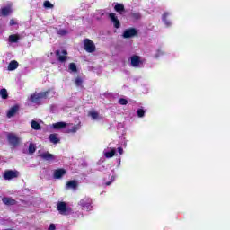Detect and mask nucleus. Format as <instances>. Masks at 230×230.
Returning a JSON list of instances; mask_svg holds the SVG:
<instances>
[{
  "mask_svg": "<svg viewBox=\"0 0 230 230\" xmlns=\"http://www.w3.org/2000/svg\"><path fill=\"white\" fill-rule=\"evenodd\" d=\"M84 79L81 76H77L75 80V84L76 87H84Z\"/></svg>",
  "mask_w": 230,
  "mask_h": 230,
  "instance_id": "nucleus-22",
  "label": "nucleus"
},
{
  "mask_svg": "<svg viewBox=\"0 0 230 230\" xmlns=\"http://www.w3.org/2000/svg\"><path fill=\"white\" fill-rule=\"evenodd\" d=\"M0 96L3 100H8V91L6 88H3L0 90Z\"/></svg>",
  "mask_w": 230,
  "mask_h": 230,
  "instance_id": "nucleus-23",
  "label": "nucleus"
},
{
  "mask_svg": "<svg viewBox=\"0 0 230 230\" xmlns=\"http://www.w3.org/2000/svg\"><path fill=\"white\" fill-rule=\"evenodd\" d=\"M18 111H19L18 105L13 106L12 108H10V110L7 112V118H13V116H15V114H17Z\"/></svg>",
  "mask_w": 230,
  "mask_h": 230,
  "instance_id": "nucleus-12",
  "label": "nucleus"
},
{
  "mask_svg": "<svg viewBox=\"0 0 230 230\" xmlns=\"http://www.w3.org/2000/svg\"><path fill=\"white\" fill-rule=\"evenodd\" d=\"M19 177V172L8 170L4 173V179L5 181H11V179H17Z\"/></svg>",
  "mask_w": 230,
  "mask_h": 230,
  "instance_id": "nucleus-5",
  "label": "nucleus"
},
{
  "mask_svg": "<svg viewBox=\"0 0 230 230\" xmlns=\"http://www.w3.org/2000/svg\"><path fill=\"white\" fill-rule=\"evenodd\" d=\"M2 202L5 206H15V204H17V200L13 199V198H10V197H4L2 199Z\"/></svg>",
  "mask_w": 230,
  "mask_h": 230,
  "instance_id": "nucleus-10",
  "label": "nucleus"
},
{
  "mask_svg": "<svg viewBox=\"0 0 230 230\" xmlns=\"http://www.w3.org/2000/svg\"><path fill=\"white\" fill-rule=\"evenodd\" d=\"M41 159H44L45 161H54L55 155L50 154L49 152H46L40 155Z\"/></svg>",
  "mask_w": 230,
  "mask_h": 230,
  "instance_id": "nucleus-14",
  "label": "nucleus"
},
{
  "mask_svg": "<svg viewBox=\"0 0 230 230\" xmlns=\"http://www.w3.org/2000/svg\"><path fill=\"white\" fill-rule=\"evenodd\" d=\"M58 211L60 213V215H69L70 209L67 208V203L59 201L58 203Z\"/></svg>",
  "mask_w": 230,
  "mask_h": 230,
  "instance_id": "nucleus-4",
  "label": "nucleus"
},
{
  "mask_svg": "<svg viewBox=\"0 0 230 230\" xmlns=\"http://www.w3.org/2000/svg\"><path fill=\"white\" fill-rule=\"evenodd\" d=\"M132 67H139L143 64V60H141V57L137 55H133L130 58Z\"/></svg>",
  "mask_w": 230,
  "mask_h": 230,
  "instance_id": "nucleus-8",
  "label": "nucleus"
},
{
  "mask_svg": "<svg viewBox=\"0 0 230 230\" xmlns=\"http://www.w3.org/2000/svg\"><path fill=\"white\" fill-rule=\"evenodd\" d=\"M19 67V62L13 60L8 65V71H15Z\"/></svg>",
  "mask_w": 230,
  "mask_h": 230,
  "instance_id": "nucleus-18",
  "label": "nucleus"
},
{
  "mask_svg": "<svg viewBox=\"0 0 230 230\" xmlns=\"http://www.w3.org/2000/svg\"><path fill=\"white\" fill-rule=\"evenodd\" d=\"M49 139L50 143H53L54 145H57V143H60V139L58 138L57 134H50Z\"/></svg>",
  "mask_w": 230,
  "mask_h": 230,
  "instance_id": "nucleus-19",
  "label": "nucleus"
},
{
  "mask_svg": "<svg viewBox=\"0 0 230 230\" xmlns=\"http://www.w3.org/2000/svg\"><path fill=\"white\" fill-rule=\"evenodd\" d=\"M37 151V146H35V144L33 143H30L29 144V154H35V152Z\"/></svg>",
  "mask_w": 230,
  "mask_h": 230,
  "instance_id": "nucleus-27",
  "label": "nucleus"
},
{
  "mask_svg": "<svg viewBox=\"0 0 230 230\" xmlns=\"http://www.w3.org/2000/svg\"><path fill=\"white\" fill-rule=\"evenodd\" d=\"M52 127L55 130H62V128H66L67 127V123H66V122H58V123H54L52 125Z\"/></svg>",
  "mask_w": 230,
  "mask_h": 230,
  "instance_id": "nucleus-15",
  "label": "nucleus"
},
{
  "mask_svg": "<svg viewBox=\"0 0 230 230\" xmlns=\"http://www.w3.org/2000/svg\"><path fill=\"white\" fill-rule=\"evenodd\" d=\"M132 19H135L136 21H139L141 19V13H131Z\"/></svg>",
  "mask_w": 230,
  "mask_h": 230,
  "instance_id": "nucleus-30",
  "label": "nucleus"
},
{
  "mask_svg": "<svg viewBox=\"0 0 230 230\" xmlns=\"http://www.w3.org/2000/svg\"><path fill=\"white\" fill-rule=\"evenodd\" d=\"M80 206L82 208H86V209H89V208H91V201H89V199H81Z\"/></svg>",
  "mask_w": 230,
  "mask_h": 230,
  "instance_id": "nucleus-20",
  "label": "nucleus"
},
{
  "mask_svg": "<svg viewBox=\"0 0 230 230\" xmlns=\"http://www.w3.org/2000/svg\"><path fill=\"white\" fill-rule=\"evenodd\" d=\"M31 127L33 130H40V124H39V122H37L36 120H32L31 122Z\"/></svg>",
  "mask_w": 230,
  "mask_h": 230,
  "instance_id": "nucleus-24",
  "label": "nucleus"
},
{
  "mask_svg": "<svg viewBox=\"0 0 230 230\" xmlns=\"http://www.w3.org/2000/svg\"><path fill=\"white\" fill-rule=\"evenodd\" d=\"M19 35L12 34L9 36V42H19Z\"/></svg>",
  "mask_w": 230,
  "mask_h": 230,
  "instance_id": "nucleus-26",
  "label": "nucleus"
},
{
  "mask_svg": "<svg viewBox=\"0 0 230 230\" xmlns=\"http://www.w3.org/2000/svg\"><path fill=\"white\" fill-rule=\"evenodd\" d=\"M7 140H8L9 144L11 145V146H19V145L21 143V138H19V137H17L13 133H9L7 135Z\"/></svg>",
  "mask_w": 230,
  "mask_h": 230,
  "instance_id": "nucleus-3",
  "label": "nucleus"
},
{
  "mask_svg": "<svg viewBox=\"0 0 230 230\" xmlns=\"http://www.w3.org/2000/svg\"><path fill=\"white\" fill-rule=\"evenodd\" d=\"M66 188L68 190H76L78 188V181L72 180V181L66 182Z\"/></svg>",
  "mask_w": 230,
  "mask_h": 230,
  "instance_id": "nucleus-16",
  "label": "nucleus"
},
{
  "mask_svg": "<svg viewBox=\"0 0 230 230\" xmlns=\"http://www.w3.org/2000/svg\"><path fill=\"white\" fill-rule=\"evenodd\" d=\"M88 115L91 116V118L93 119H98V118H100V113L96 111H90Z\"/></svg>",
  "mask_w": 230,
  "mask_h": 230,
  "instance_id": "nucleus-29",
  "label": "nucleus"
},
{
  "mask_svg": "<svg viewBox=\"0 0 230 230\" xmlns=\"http://www.w3.org/2000/svg\"><path fill=\"white\" fill-rule=\"evenodd\" d=\"M114 155H116V149L114 148L104 154V157H106V159H111V157H114Z\"/></svg>",
  "mask_w": 230,
  "mask_h": 230,
  "instance_id": "nucleus-21",
  "label": "nucleus"
},
{
  "mask_svg": "<svg viewBox=\"0 0 230 230\" xmlns=\"http://www.w3.org/2000/svg\"><path fill=\"white\" fill-rule=\"evenodd\" d=\"M10 13H12V7L11 6L4 7V8L1 9V14L4 17H8V15H10Z\"/></svg>",
  "mask_w": 230,
  "mask_h": 230,
  "instance_id": "nucleus-17",
  "label": "nucleus"
},
{
  "mask_svg": "<svg viewBox=\"0 0 230 230\" xmlns=\"http://www.w3.org/2000/svg\"><path fill=\"white\" fill-rule=\"evenodd\" d=\"M66 173H67L66 169H57L54 171V179H62Z\"/></svg>",
  "mask_w": 230,
  "mask_h": 230,
  "instance_id": "nucleus-11",
  "label": "nucleus"
},
{
  "mask_svg": "<svg viewBox=\"0 0 230 230\" xmlns=\"http://www.w3.org/2000/svg\"><path fill=\"white\" fill-rule=\"evenodd\" d=\"M137 115L138 118H145V110L143 109L137 110Z\"/></svg>",
  "mask_w": 230,
  "mask_h": 230,
  "instance_id": "nucleus-31",
  "label": "nucleus"
},
{
  "mask_svg": "<svg viewBox=\"0 0 230 230\" xmlns=\"http://www.w3.org/2000/svg\"><path fill=\"white\" fill-rule=\"evenodd\" d=\"M136 35H137V30L135 28H129L124 31L122 37L124 39H130L132 37H136Z\"/></svg>",
  "mask_w": 230,
  "mask_h": 230,
  "instance_id": "nucleus-7",
  "label": "nucleus"
},
{
  "mask_svg": "<svg viewBox=\"0 0 230 230\" xmlns=\"http://www.w3.org/2000/svg\"><path fill=\"white\" fill-rule=\"evenodd\" d=\"M83 44L87 53H94V51H96V45H94V42L90 39H84Z\"/></svg>",
  "mask_w": 230,
  "mask_h": 230,
  "instance_id": "nucleus-2",
  "label": "nucleus"
},
{
  "mask_svg": "<svg viewBox=\"0 0 230 230\" xmlns=\"http://www.w3.org/2000/svg\"><path fill=\"white\" fill-rule=\"evenodd\" d=\"M57 229V226H55V224H50L48 230H55Z\"/></svg>",
  "mask_w": 230,
  "mask_h": 230,
  "instance_id": "nucleus-38",
  "label": "nucleus"
},
{
  "mask_svg": "<svg viewBox=\"0 0 230 230\" xmlns=\"http://www.w3.org/2000/svg\"><path fill=\"white\" fill-rule=\"evenodd\" d=\"M44 8H54L53 4L49 1H45L43 4Z\"/></svg>",
  "mask_w": 230,
  "mask_h": 230,
  "instance_id": "nucleus-34",
  "label": "nucleus"
},
{
  "mask_svg": "<svg viewBox=\"0 0 230 230\" xmlns=\"http://www.w3.org/2000/svg\"><path fill=\"white\" fill-rule=\"evenodd\" d=\"M68 31L66 29H60L58 31V35H61V37H64V35H67Z\"/></svg>",
  "mask_w": 230,
  "mask_h": 230,
  "instance_id": "nucleus-33",
  "label": "nucleus"
},
{
  "mask_svg": "<svg viewBox=\"0 0 230 230\" xmlns=\"http://www.w3.org/2000/svg\"><path fill=\"white\" fill-rule=\"evenodd\" d=\"M114 10L119 13V15H123V13H125V5L123 4H117L114 6Z\"/></svg>",
  "mask_w": 230,
  "mask_h": 230,
  "instance_id": "nucleus-13",
  "label": "nucleus"
},
{
  "mask_svg": "<svg viewBox=\"0 0 230 230\" xmlns=\"http://www.w3.org/2000/svg\"><path fill=\"white\" fill-rule=\"evenodd\" d=\"M49 93H51V90L49 89L45 92H40L39 93H33L30 97V101L31 103H36V105H41L42 100H46L48 96H49Z\"/></svg>",
  "mask_w": 230,
  "mask_h": 230,
  "instance_id": "nucleus-1",
  "label": "nucleus"
},
{
  "mask_svg": "<svg viewBox=\"0 0 230 230\" xmlns=\"http://www.w3.org/2000/svg\"><path fill=\"white\" fill-rule=\"evenodd\" d=\"M10 26H15V24H17V22H15V20L11 19L9 22Z\"/></svg>",
  "mask_w": 230,
  "mask_h": 230,
  "instance_id": "nucleus-37",
  "label": "nucleus"
},
{
  "mask_svg": "<svg viewBox=\"0 0 230 230\" xmlns=\"http://www.w3.org/2000/svg\"><path fill=\"white\" fill-rule=\"evenodd\" d=\"M168 13H164L162 16V21L164 22V24H166L167 26H171L172 22H170V21H168Z\"/></svg>",
  "mask_w": 230,
  "mask_h": 230,
  "instance_id": "nucleus-25",
  "label": "nucleus"
},
{
  "mask_svg": "<svg viewBox=\"0 0 230 230\" xmlns=\"http://www.w3.org/2000/svg\"><path fill=\"white\" fill-rule=\"evenodd\" d=\"M68 68L70 71H72V73H77L78 68L76 67V64L75 63H70L68 66Z\"/></svg>",
  "mask_w": 230,
  "mask_h": 230,
  "instance_id": "nucleus-28",
  "label": "nucleus"
},
{
  "mask_svg": "<svg viewBox=\"0 0 230 230\" xmlns=\"http://www.w3.org/2000/svg\"><path fill=\"white\" fill-rule=\"evenodd\" d=\"M75 132H78V126H73L72 128L67 129L68 134H75Z\"/></svg>",
  "mask_w": 230,
  "mask_h": 230,
  "instance_id": "nucleus-32",
  "label": "nucleus"
},
{
  "mask_svg": "<svg viewBox=\"0 0 230 230\" xmlns=\"http://www.w3.org/2000/svg\"><path fill=\"white\" fill-rule=\"evenodd\" d=\"M116 181V176H111V180L110 181H107L106 183H105V186H111V184H112V181Z\"/></svg>",
  "mask_w": 230,
  "mask_h": 230,
  "instance_id": "nucleus-36",
  "label": "nucleus"
},
{
  "mask_svg": "<svg viewBox=\"0 0 230 230\" xmlns=\"http://www.w3.org/2000/svg\"><path fill=\"white\" fill-rule=\"evenodd\" d=\"M61 53H62L63 56L60 55V50H56L55 51V55H56V57H58V62H61V64H64V62H66L67 60L68 53H67V50H66V49H63L61 51Z\"/></svg>",
  "mask_w": 230,
  "mask_h": 230,
  "instance_id": "nucleus-6",
  "label": "nucleus"
},
{
  "mask_svg": "<svg viewBox=\"0 0 230 230\" xmlns=\"http://www.w3.org/2000/svg\"><path fill=\"white\" fill-rule=\"evenodd\" d=\"M119 105H127L128 103V101L125 98L119 99Z\"/></svg>",
  "mask_w": 230,
  "mask_h": 230,
  "instance_id": "nucleus-35",
  "label": "nucleus"
},
{
  "mask_svg": "<svg viewBox=\"0 0 230 230\" xmlns=\"http://www.w3.org/2000/svg\"><path fill=\"white\" fill-rule=\"evenodd\" d=\"M118 152L119 155H123V147H118Z\"/></svg>",
  "mask_w": 230,
  "mask_h": 230,
  "instance_id": "nucleus-39",
  "label": "nucleus"
},
{
  "mask_svg": "<svg viewBox=\"0 0 230 230\" xmlns=\"http://www.w3.org/2000/svg\"><path fill=\"white\" fill-rule=\"evenodd\" d=\"M109 19H111V22L114 25V28L118 30V28L121 27V23L119 22V20L118 19V16H116V13H109Z\"/></svg>",
  "mask_w": 230,
  "mask_h": 230,
  "instance_id": "nucleus-9",
  "label": "nucleus"
}]
</instances>
